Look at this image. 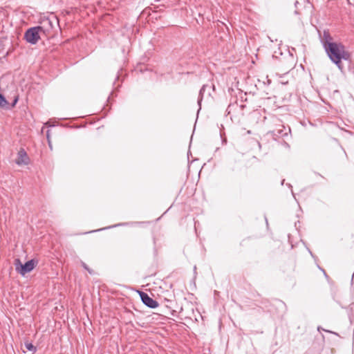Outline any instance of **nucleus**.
Returning <instances> with one entry per match:
<instances>
[{
    "label": "nucleus",
    "mask_w": 354,
    "mask_h": 354,
    "mask_svg": "<svg viewBox=\"0 0 354 354\" xmlns=\"http://www.w3.org/2000/svg\"><path fill=\"white\" fill-rule=\"evenodd\" d=\"M330 61L339 68H342V61H348L351 59L350 53L346 49L344 44L340 42L328 44L327 48L324 49Z\"/></svg>",
    "instance_id": "nucleus-1"
},
{
    "label": "nucleus",
    "mask_w": 354,
    "mask_h": 354,
    "mask_svg": "<svg viewBox=\"0 0 354 354\" xmlns=\"http://www.w3.org/2000/svg\"><path fill=\"white\" fill-rule=\"evenodd\" d=\"M37 263V261L34 259H30L23 264L19 259H17L15 262V270L18 273L24 276L26 274L31 272L35 268Z\"/></svg>",
    "instance_id": "nucleus-2"
},
{
    "label": "nucleus",
    "mask_w": 354,
    "mask_h": 354,
    "mask_svg": "<svg viewBox=\"0 0 354 354\" xmlns=\"http://www.w3.org/2000/svg\"><path fill=\"white\" fill-rule=\"evenodd\" d=\"M42 30L40 26L32 27L28 29L25 34L24 38L27 42L31 44H35L40 39L39 32Z\"/></svg>",
    "instance_id": "nucleus-3"
},
{
    "label": "nucleus",
    "mask_w": 354,
    "mask_h": 354,
    "mask_svg": "<svg viewBox=\"0 0 354 354\" xmlns=\"http://www.w3.org/2000/svg\"><path fill=\"white\" fill-rule=\"evenodd\" d=\"M140 298L142 301L145 305L151 308H155L158 306V304L156 301L153 300L151 297H150L148 294L140 291L139 292Z\"/></svg>",
    "instance_id": "nucleus-4"
},
{
    "label": "nucleus",
    "mask_w": 354,
    "mask_h": 354,
    "mask_svg": "<svg viewBox=\"0 0 354 354\" xmlns=\"http://www.w3.org/2000/svg\"><path fill=\"white\" fill-rule=\"evenodd\" d=\"M18 165H26L29 162V158L24 149H21L18 152L17 158L15 160Z\"/></svg>",
    "instance_id": "nucleus-5"
},
{
    "label": "nucleus",
    "mask_w": 354,
    "mask_h": 354,
    "mask_svg": "<svg viewBox=\"0 0 354 354\" xmlns=\"http://www.w3.org/2000/svg\"><path fill=\"white\" fill-rule=\"evenodd\" d=\"M18 101V95L15 93L12 97V102L10 103L6 98L1 94V108L10 109L15 106Z\"/></svg>",
    "instance_id": "nucleus-6"
},
{
    "label": "nucleus",
    "mask_w": 354,
    "mask_h": 354,
    "mask_svg": "<svg viewBox=\"0 0 354 354\" xmlns=\"http://www.w3.org/2000/svg\"><path fill=\"white\" fill-rule=\"evenodd\" d=\"M322 43L324 49L327 48L328 44H334L333 39L328 31H324L323 36L322 37Z\"/></svg>",
    "instance_id": "nucleus-7"
},
{
    "label": "nucleus",
    "mask_w": 354,
    "mask_h": 354,
    "mask_svg": "<svg viewBox=\"0 0 354 354\" xmlns=\"http://www.w3.org/2000/svg\"><path fill=\"white\" fill-rule=\"evenodd\" d=\"M211 88H212L214 90V86H211L205 84L201 88L200 92H199L198 99V104L200 107H201V101H202V100H203V98L204 97V91H207L208 95L209 96L210 95V90H211Z\"/></svg>",
    "instance_id": "nucleus-8"
},
{
    "label": "nucleus",
    "mask_w": 354,
    "mask_h": 354,
    "mask_svg": "<svg viewBox=\"0 0 354 354\" xmlns=\"http://www.w3.org/2000/svg\"><path fill=\"white\" fill-rule=\"evenodd\" d=\"M24 346L25 348L32 353H34L36 351V348L31 343L26 342Z\"/></svg>",
    "instance_id": "nucleus-9"
},
{
    "label": "nucleus",
    "mask_w": 354,
    "mask_h": 354,
    "mask_svg": "<svg viewBox=\"0 0 354 354\" xmlns=\"http://www.w3.org/2000/svg\"><path fill=\"white\" fill-rule=\"evenodd\" d=\"M82 267H83L85 270H86L88 272V273H89L90 274H94V271H93V270L90 269V268L88 267V266H87L84 262H82Z\"/></svg>",
    "instance_id": "nucleus-10"
},
{
    "label": "nucleus",
    "mask_w": 354,
    "mask_h": 354,
    "mask_svg": "<svg viewBox=\"0 0 354 354\" xmlns=\"http://www.w3.org/2000/svg\"><path fill=\"white\" fill-rule=\"evenodd\" d=\"M47 138H48V145H49V147H50V148L52 149V144H51V142H50V139H49V134H48V133H47Z\"/></svg>",
    "instance_id": "nucleus-11"
},
{
    "label": "nucleus",
    "mask_w": 354,
    "mask_h": 354,
    "mask_svg": "<svg viewBox=\"0 0 354 354\" xmlns=\"http://www.w3.org/2000/svg\"><path fill=\"white\" fill-rule=\"evenodd\" d=\"M318 268H319V269H320V270L324 272V276H325L326 278H328V275L326 274V273L325 270H324V269H322V268H320L319 266H318Z\"/></svg>",
    "instance_id": "nucleus-12"
},
{
    "label": "nucleus",
    "mask_w": 354,
    "mask_h": 354,
    "mask_svg": "<svg viewBox=\"0 0 354 354\" xmlns=\"http://www.w3.org/2000/svg\"><path fill=\"white\" fill-rule=\"evenodd\" d=\"M354 279V272H353V277H352V281Z\"/></svg>",
    "instance_id": "nucleus-13"
}]
</instances>
